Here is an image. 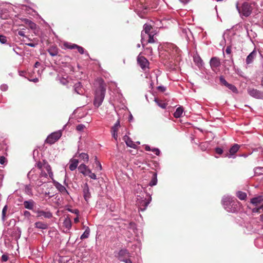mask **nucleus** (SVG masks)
Returning <instances> with one entry per match:
<instances>
[{
  "instance_id": "obj_43",
  "label": "nucleus",
  "mask_w": 263,
  "mask_h": 263,
  "mask_svg": "<svg viewBox=\"0 0 263 263\" xmlns=\"http://www.w3.org/2000/svg\"><path fill=\"white\" fill-rule=\"evenodd\" d=\"M148 36V43H155V40L154 39V34L152 33L147 34Z\"/></svg>"
},
{
  "instance_id": "obj_42",
  "label": "nucleus",
  "mask_w": 263,
  "mask_h": 263,
  "mask_svg": "<svg viewBox=\"0 0 263 263\" xmlns=\"http://www.w3.org/2000/svg\"><path fill=\"white\" fill-rule=\"evenodd\" d=\"M7 205H6L4 206V207L3 209L2 210V219L4 221L5 220V217L6 215V212L7 210Z\"/></svg>"
},
{
  "instance_id": "obj_54",
  "label": "nucleus",
  "mask_w": 263,
  "mask_h": 263,
  "mask_svg": "<svg viewBox=\"0 0 263 263\" xmlns=\"http://www.w3.org/2000/svg\"><path fill=\"white\" fill-rule=\"evenodd\" d=\"M24 216L26 217L29 218L31 216V213L28 211H25L23 214Z\"/></svg>"
},
{
  "instance_id": "obj_38",
  "label": "nucleus",
  "mask_w": 263,
  "mask_h": 263,
  "mask_svg": "<svg viewBox=\"0 0 263 263\" xmlns=\"http://www.w3.org/2000/svg\"><path fill=\"white\" fill-rule=\"evenodd\" d=\"M25 23L29 25L30 28L32 29H34L36 28V25L35 23L32 22L31 21L26 19L25 20Z\"/></svg>"
},
{
  "instance_id": "obj_2",
  "label": "nucleus",
  "mask_w": 263,
  "mask_h": 263,
  "mask_svg": "<svg viewBox=\"0 0 263 263\" xmlns=\"http://www.w3.org/2000/svg\"><path fill=\"white\" fill-rule=\"evenodd\" d=\"M179 52L180 50L178 48H176L171 53L163 51L161 53L160 57L161 60L163 61L164 65L169 64L170 66H173V65L176 66L177 63L176 62L180 60Z\"/></svg>"
},
{
  "instance_id": "obj_24",
  "label": "nucleus",
  "mask_w": 263,
  "mask_h": 263,
  "mask_svg": "<svg viewBox=\"0 0 263 263\" xmlns=\"http://www.w3.org/2000/svg\"><path fill=\"white\" fill-rule=\"evenodd\" d=\"M34 226L36 228L42 230L47 229L48 228V224L42 221L36 222L34 223Z\"/></svg>"
},
{
  "instance_id": "obj_8",
  "label": "nucleus",
  "mask_w": 263,
  "mask_h": 263,
  "mask_svg": "<svg viewBox=\"0 0 263 263\" xmlns=\"http://www.w3.org/2000/svg\"><path fill=\"white\" fill-rule=\"evenodd\" d=\"M248 93L253 98L257 99H263V92L252 88H248Z\"/></svg>"
},
{
  "instance_id": "obj_35",
  "label": "nucleus",
  "mask_w": 263,
  "mask_h": 263,
  "mask_svg": "<svg viewBox=\"0 0 263 263\" xmlns=\"http://www.w3.org/2000/svg\"><path fill=\"white\" fill-rule=\"evenodd\" d=\"M219 63V59L216 57L212 58L210 62V66H218Z\"/></svg>"
},
{
  "instance_id": "obj_47",
  "label": "nucleus",
  "mask_w": 263,
  "mask_h": 263,
  "mask_svg": "<svg viewBox=\"0 0 263 263\" xmlns=\"http://www.w3.org/2000/svg\"><path fill=\"white\" fill-rule=\"evenodd\" d=\"M7 163V160L4 156L0 157V164L1 165H5Z\"/></svg>"
},
{
  "instance_id": "obj_21",
  "label": "nucleus",
  "mask_w": 263,
  "mask_h": 263,
  "mask_svg": "<svg viewBox=\"0 0 263 263\" xmlns=\"http://www.w3.org/2000/svg\"><path fill=\"white\" fill-rule=\"evenodd\" d=\"M137 62L139 66H148V60L143 56L139 55L137 57Z\"/></svg>"
},
{
  "instance_id": "obj_39",
  "label": "nucleus",
  "mask_w": 263,
  "mask_h": 263,
  "mask_svg": "<svg viewBox=\"0 0 263 263\" xmlns=\"http://www.w3.org/2000/svg\"><path fill=\"white\" fill-rule=\"evenodd\" d=\"M254 173L256 175L263 174V167H258L254 169Z\"/></svg>"
},
{
  "instance_id": "obj_50",
  "label": "nucleus",
  "mask_w": 263,
  "mask_h": 263,
  "mask_svg": "<svg viewBox=\"0 0 263 263\" xmlns=\"http://www.w3.org/2000/svg\"><path fill=\"white\" fill-rule=\"evenodd\" d=\"M119 259L125 263H132V260L129 258H120Z\"/></svg>"
},
{
  "instance_id": "obj_11",
  "label": "nucleus",
  "mask_w": 263,
  "mask_h": 263,
  "mask_svg": "<svg viewBox=\"0 0 263 263\" xmlns=\"http://www.w3.org/2000/svg\"><path fill=\"white\" fill-rule=\"evenodd\" d=\"M34 212L37 214L36 217L38 218H41L42 217L45 218H51L52 217V213L49 211H43L41 210H37L34 211Z\"/></svg>"
},
{
  "instance_id": "obj_14",
  "label": "nucleus",
  "mask_w": 263,
  "mask_h": 263,
  "mask_svg": "<svg viewBox=\"0 0 263 263\" xmlns=\"http://www.w3.org/2000/svg\"><path fill=\"white\" fill-rule=\"evenodd\" d=\"M83 187V195L85 200L88 201L91 198V193L90 192L89 187L87 183L84 184Z\"/></svg>"
},
{
  "instance_id": "obj_29",
  "label": "nucleus",
  "mask_w": 263,
  "mask_h": 263,
  "mask_svg": "<svg viewBox=\"0 0 263 263\" xmlns=\"http://www.w3.org/2000/svg\"><path fill=\"white\" fill-rule=\"evenodd\" d=\"M63 226L67 229L68 230H69L71 227V221L70 219L68 217H66L63 222Z\"/></svg>"
},
{
  "instance_id": "obj_4",
  "label": "nucleus",
  "mask_w": 263,
  "mask_h": 263,
  "mask_svg": "<svg viewBox=\"0 0 263 263\" xmlns=\"http://www.w3.org/2000/svg\"><path fill=\"white\" fill-rule=\"evenodd\" d=\"M78 168L79 172L84 176H88L93 180L97 179L96 175L94 173H92L91 170L85 164H81L78 167Z\"/></svg>"
},
{
  "instance_id": "obj_27",
  "label": "nucleus",
  "mask_w": 263,
  "mask_h": 263,
  "mask_svg": "<svg viewBox=\"0 0 263 263\" xmlns=\"http://www.w3.org/2000/svg\"><path fill=\"white\" fill-rule=\"evenodd\" d=\"M74 90L78 94H82L83 93V90L81 83L78 82L74 84Z\"/></svg>"
},
{
  "instance_id": "obj_19",
  "label": "nucleus",
  "mask_w": 263,
  "mask_h": 263,
  "mask_svg": "<svg viewBox=\"0 0 263 263\" xmlns=\"http://www.w3.org/2000/svg\"><path fill=\"white\" fill-rule=\"evenodd\" d=\"M23 205L25 209L32 210L34 212V208L35 205V202L32 199L24 201Z\"/></svg>"
},
{
  "instance_id": "obj_45",
  "label": "nucleus",
  "mask_w": 263,
  "mask_h": 263,
  "mask_svg": "<svg viewBox=\"0 0 263 263\" xmlns=\"http://www.w3.org/2000/svg\"><path fill=\"white\" fill-rule=\"evenodd\" d=\"M95 163L97 165V167H96V170L99 171H101L102 170V167L101 163L99 161H96Z\"/></svg>"
},
{
  "instance_id": "obj_25",
  "label": "nucleus",
  "mask_w": 263,
  "mask_h": 263,
  "mask_svg": "<svg viewBox=\"0 0 263 263\" xmlns=\"http://www.w3.org/2000/svg\"><path fill=\"white\" fill-rule=\"evenodd\" d=\"M184 111L183 108L182 106H179L176 109L174 113V116L176 118H179L182 116Z\"/></svg>"
},
{
  "instance_id": "obj_34",
  "label": "nucleus",
  "mask_w": 263,
  "mask_h": 263,
  "mask_svg": "<svg viewBox=\"0 0 263 263\" xmlns=\"http://www.w3.org/2000/svg\"><path fill=\"white\" fill-rule=\"evenodd\" d=\"M237 197L240 200H245L247 197V194L241 191H238L236 193Z\"/></svg>"
},
{
  "instance_id": "obj_6",
  "label": "nucleus",
  "mask_w": 263,
  "mask_h": 263,
  "mask_svg": "<svg viewBox=\"0 0 263 263\" xmlns=\"http://www.w3.org/2000/svg\"><path fill=\"white\" fill-rule=\"evenodd\" d=\"M139 198H137V204L139 206V209L141 211H144L146 209L147 205L151 201V197H149L148 199L144 198L138 196Z\"/></svg>"
},
{
  "instance_id": "obj_40",
  "label": "nucleus",
  "mask_w": 263,
  "mask_h": 263,
  "mask_svg": "<svg viewBox=\"0 0 263 263\" xmlns=\"http://www.w3.org/2000/svg\"><path fill=\"white\" fill-rule=\"evenodd\" d=\"M45 169L41 170V173L40 175V178H44V179H48V174L45 172L44 171Z\"/></svg>"
},
{
  "instance_id": "obj_55",
  "label": "nucleus",
  "mask_w": 263,
  "mask_h": 263,
  "mask_svg": "<svg viewBox=\"0 0 263 263\" xmlns=\"http://www.w3.org/2000/svg\"><path fill=\"white\" fill-rule=\"evenodd\" d=\"M226 53L230 55L231 53V46H227L226 49Z\"/></svg>"
},
{
  "instance_id": "obj_22",
  "label": "nucleus",
  "mask_w": 263,
  "mask_h": 263,
  "mask_svg": "<svg viewBox=\"0 0 263 263\" xmlns=\"http://www.w3.org/2000/svg\"><path fill=\"white\" fill-rule=\"evenodd\" d=\"M79 160L76 159H71L70 160L69 168L70 171H73L75 170L78 165Z\"/></svg>"
},
{
  "instance_id": "obj_28",
  "label": "nucleus",
  "mask_w": 263,
  "mask_h": 263,
  "mask_svg": "<svg viewBox=\"0 0 263 263\" xmlns=\"http://www.w3.org/2000/svg\"><path fill=\"white\" fill-rule=\"evenodd\" d=\"M32 186H33L30 184L25 185L24 189L25 193L29 196H32Z\"/></svg>"
},
{
  "instance_id": "obj_58",
  "label": "nucleus",
  "mask_w": 263,
  "mask_h": 263,
  "mask_svg": "<svg viewBox=\"0 0 263 263\" xmlns=\"http://www.w3.org/2000/svg\"><path fill=\"white\" fill-rule=\"evenodd\" d=\"M18 35L21 36H23V37H26L25 35V32L23 31V30H19L18 31V33H17Z\"/></svg>"
},
{
  "instance_id": "obj_23",
  "label": "nucleus",
  "mask_w": 263,
  "mask_h": 263,
  "mask_svg": "<svg viewBox=\"0 0 263 263\" xmlns=\"http://www.w3.org/2000/svg\"><path fill=\"white\" fill-rule=\"evenodd\" d=\"M79 154L78 157L82 161H83L84 162H88L89 161V156L87 154L85 153H79L78 152L75 155V157L77 156V155Z\"/></svg>"
},
{
  "instance_id": "obj_9",
  "label": "nucleus",
  "mask_w": 263,
  "mask_h": 263,
  "mask_svg": "<svg viewBox=\"0 0 263 263\" xmlns=\"http://www.w3.org/2000/svg\"><path fill=\"white\" fill-rule=\"evenodd\" d=\"M36 166L40 170L45 169L48 173L49 177L53 180V174L51 170V167L50 165L45 162L42 163L41 162H39L36 163Z\"/></svg>"
},
{
  "instance_id": "obj_59",
  "label": "nucleus",
  "mask_w": 263,
  "mask_h": 263,
  "mask_svg": "<svg viewBox=\"0 0 263 263\" xmlns=\"http://www.w3.org/2000/svg\"><path fill=\"white\" fill-rule=\"evenodd\" d=\"M1 88L3 91H6L8 89V86L5 84L2 85L1 86Z\"/></svg>"
},
{
  "instance_id": "obj_1",
  "label": "nucleus",
  "mask_w": 263,
  "mask_h": 263,
  "mask_svg": "<svg viewBox=\"0 0 263 263\" xmlns=\"http://www.w3.org/2000/svg\"><path fill=\"white\" fill-rule=\"evenodd\" d=\"M94 85L96 87L93 104L98 107L102 103L106 92V85L101 78H97L95 81Z\"/></svg>"
},
{
  "instance_id": "obj_12",
  "label": "nucleus",
  "mask_w": 263,
  "mask_h": 263,
  "mask_svg": "<svg viewBox=\"0 0 263 263\" xmlns=\"http://www.w3.org/2000/svg\"><path fill=\"white\" fill-rule=\"evenodd\" d=\"M120 127V123L119 120H118L114 125L111 128V133L112 137L118 142V132Z\"/></svg>"
},
{
  "instance_id": "obj_33",
  "label": "nucleus",
  "mask_w": 263,
  "mask_h": 263,
  "mask_svg": "<svg viewBox=\"0 0 263 263\" xmlns=\"http://www.w3.org/2000/svg\"><path fill=\"white\" fill-rule=\"evenodd\" d=\"M157 183V178L156 173H154L153 175V177L149 183V185L151 186L155 185Z\"/></svg>"
},
{
  "instance_id": "obj_46",
  "label": "nucleus",
  "mask_w": 263,
  "mask_h": 263,
  "mask_svg": "<svg viewBox=\"0 0 263 263\" xmlns=\"http://www.w3.org/2000/svg\"><path fill=\"white\" fill-rule=\"evenodd\" d=\"M252 212L253 213H261V212H262V207L260 206L258 208H254L252 210Z\"/></svg>"
},
{
  "instance_id": "obj_3",
  "label": "nucleus",
  "mask_w": 263,
  "mask_h": 263,
  "mask_svg": "<svg viewBox=\"0 0 263 263\" xmlns=\"http://www.w3.org/2000/svg\"><path fill=\"white\" fill-rule=\"evenodd\" d=\"M221 202L224 208L229 212L235 213L239 210L240 202L234 197L224 196Z\"/></svg>"
},
{
  "instance_id": "obj_61",
  "label": "nucleus",
  "mask_w": 263,
  "mask_h": 263,
  "mask_svg": "<svg viewBox=\"0 0 263 263\" xmlns=\"http://www.w3.org/2000/svg\"><path fill=\"white\" fill-rule=\"evenodd\" d=\"M191 0H179V1L183 4H187Z\"/></svg>"
},
{
  "instance_id": "obj_53",
  "label": "nucleus",
  "mask_w": 263,
  "mask_h": 263,
  "mask_svg": "<svg viewBox=\"0 0 263 263\" xmlns=\"http://www.w3.org/2000/svg\"><path fill=\"white\" fill-rule=\"evenodd\" d=\"M215 152L218 154L221 155L223 153V150L221 148L216 147L215 148Z\"/></svg>"
},
{
  "instance_id": "obj_37",
  "label": "nucleus",
  "mask_w": 263,
  "mask_h": 263,
  "mask_svg": "<svg viewBox=\"0 0 263 263\" xmlns=\"http://www.w3.org/2000/svg\"><path fill=\"white\" fill-rule=\"evenodd\" d=\"M47 182V180H46V179H44V178H39V179H37L36 181V183H35V184L37 186H41L43 184L46 183Z\"/></svg>"
},
{
  "instance_id": "obj_62",
  "label": "nucleus",
  "mask_w": 263,
  "mask_h": 263,
  "mask_svg": "<svg viewBox=\"0 0 263 263\" xmlns=\"http://www.w3.org/2000/svg\"><path fill=\"white\" fill-rule=\"evenodd\" d=\"M145 150L146 151H151V148L149 145H145Z\"/></svg>"
},
{
  "instance_id": "obj_13",
  "label": "nucleus",
  "mask_w": 263,
  "mask_h": 263,
  "mask_svg": "<svg viewBox=\"0 0 263 263\" xmlns=\"http://www.w3.org/2000/svg\"><path fill=\"white\" fill-rule=\"evenodd\" d=\"M259 55L260 57L261 56L260 52H258L255 49L253 50L247 57L246 58V63L247 64H251L255 58Z\"/></svg>"
},
{
  "instance_id": "obj_5",
  "label": "nucleus",
  "mask_w": 263,
  "mask_h": 263,
  "mask_svg": "<svg viewBox=\"0 0 263 263\" xmlns=\"http://www.w3.org/2000/svg\"><path fill=\"white\" fill-rule=\"evenodd\" d=\"M236 8L241 16L245 17L249 16L252 13V8L250 5L247 3H243L242 5L241 8L238 7V3L236 4Z\"/></svg>"
},
{
  "instance_id": "obj_20",
  "label": "nucleus",
  "mask_w": 263,
  "mask_h": 263,
  "mask_svg": "<svg viewBox=\"0 0 263 263\" xmlns=\"http://www.w3.org/2000/svg\"><path fill=\"white\" fill-rule=\"evenodd\" d=\"M123 140L125 141L127 146L133 148H136V144H135L128 136H124L123 137Z\"/></svg>"
},
{
  "instance_id": "obj_41",
  "label": "nucleus",
  "mask_w": 263,
  "mask_h": 263,
  "mask_svg": "<svg viewBox=\"0 0 263 263\" xmlns=\"http://www.w3.org/2000/svg\"><path fill=\"white\" fill-rule=\"evenodd\" d=\"M35 173V170L32 169L27 174L28 178L32 181H34L33 175Z\"/></svg>"
},
{
  "instance_id": "obj_32",
  "label": "nucleus",
  "mask_w": 263,
  "mask_h": 263,
  "mask_svg": "<svg viewBox=\"0 0 263 263\" xmlns=\"http://www.w3.org/2000/svg\"><path fill=\"white\" fill-rule=\"evenodd\" d=\"M89 235H90V229L89 228V227H86L85 231L81 236L80 238L82 240L87 238H88Z\"/></svg>"
},
{
  "instance_id": "obj_64",
  "label": "nucleus",
  "mask_w": 263,
  "mask_h": 263,
  "mask_svg": "<svg viewBox=\"0 0 263 263\" xmlns=\"http://www.w3.org/2000/svg\"><path fill=\"white\" fill-rule=\"evenodd\" d=\"M26 72L25 71H19V74L20 76H25V74L26 73Z\"/></svg>"
},
{
  "instance_id": "obj_44",
  "label": "nucleus",
  "mask_w": 263,
  "mask_h": 263,
  "mask_svg": "<svg viewBox=\"0 0 263 263\" xmlns=\"http://www.w3.org/2000/svg\"><path fill=\"white\" fill-rule=\"evenodd\" d=\"M48 52L50 55H51L52 57L55 56L58 54V51H57V50L54 49H49L48 50Z\"/></svg>"
},
{
  "instance_id": "obj_49",
  "label": "nucleus",
  "mask_w": 263,
  "mask_h": 263,
  "mask_svg": "<svg viewBox=\"0 0 263 263\" xmlns=\"http://www.w3.org/2000/svg\"><path fill=\"white\" fill-rule=\"evenodd\" d=\"M151 151L154 152L157 156H159L160 153L159 149L157 148H151Z\"/></svg>"
},
{
  "instance_id": "obj_10",
  "label": "nucleus",
  "mask_w": 263,
  "mask_h": 263,
  "mask_svg": "<svg viewBox=\"0 0 263 263\" xmlns=\"http://www.w3.org/2000/svg\"><path fill=\"white\" fill-rule=\"evenodd\" d=\"M219 81L221 85L228 88L233 92L235 93H238V91L236 87L233 84L228 83L223 76H220L219 77Z\"/></svg>"
},
{
  "instance_id": "obj_60",
  "label": "nucleus",
  "mask_w": 263,
  "mask_h": 263,
  "mask_svg": "<svg viewBox=\"0 0 263 263\" xmlns=\"http://www.w3.org/2000/svg\"><path fill=\"white\" fill-rule=\"evenodd\" d=\"M27 46H30V47H35L36 46V44H34V43H26V44Z\"/></svg>"
},
{
  "instance_id": "obj_26",
  "label": "nucleus",
  "mask_w": 263,
  "mask_h": 263,
  "mask_svg": "<svg viewBox=\"0 0 263 263\" xmlns=\"http://www.w3.org/2000/svg\"><path fill=\"white\" fill-rule=\"evenodd\" d=\"M263 201V197L262 196H259L253 198L251 202L255 205H257L258 203H261Z\"/></svg>"
},
{
  "instance_id": "obj_48",
  "label": "nucleus",
  "mask_w": 263,
  "mask_h": 263,
  "mask_svg": "<svg viewBox=\"0 0 263 263\" xmlns=\"http://www.w3.org/2000/svg\"><path fill=\"white\" fill-rule=\"evenodd\" d=\"M7 42V38L5 36L0 35V42L2 44H5Z\"/></svg>"
},
{
  "instance_id": "obj_18",
  "label": "nucleus",
  "mask_w": 263,
  "mask_h": 263,
  "mask_svg": "<svg viewBox=\"0 0 263 263\" xmlns=\"http://www.w3.org/2000/svg\"><path fill=\"white\" fill-rule=\"evenodd\" d=\"M240 146L237 144H234L229 150V154L226 155L225 157L232 158L239 150Z\"/></svg>"
},
{
  "instance_id": "obj_31",
  "label": "nucleus",
  "mask_w": 263,
  "mask_h": 263,
  "mask_svg": "<svg viewBox=\"0 0 263 263\" xmlns=\"http://www.w3.org/2000/svg\"><path fill=\"white\" fill-rule=\"evenodd\" d=\"M129 252L126 249H122L119 252V258H124V256H129Z\"/></svg>"
},
{
  "instance_id": "obj_56",
  "label": "nucleus",
  "mask_w": 263,
  "mask_h": 263,
  "mask_svg": "<svg viewBox=\"0 0 263 263\" xmlns=\"http://www.w3.org/2000/svg\"><path fill=\"white\" fill-rule=\"evenodd\" d=\"M2 260L3 261H7L8 259V257L7 256V255H5V254H3L2 256Z\"/></svg>"
},
{
  "instance_id": "obj_36",
  "label": "nucleus",
  "mask_w": 263,
  "mask_h": 263,
  "mask_svg": "<svg viewBox=\"0 0 263 263\" xmlns=\"http://www.w3.org/2000/svg\"><path fill=\"white\" fill-rule=\"evenodd\" d=\"M155 102L157 103V104L161 108L163 109H165L166 107V103L163 102L162 101L158 100L156 99H155Z\"/></svg>"
},
{
  "instance_id": "obj_17",
  "label": "nucleus",
  "mask_w": 263,
  "mask_h": 263,
  "mask_svg": "<svg viewBox=\"0 0 263 263\" xmlns=\"http://www.w3.org/2000/svg\"><path fill=\"white\" fill-rule=\"evenodd\" d=\"M65 46L69 49H75L77 48L78 49V52L81 54L84 53V49L83 47L79 46L75 44H71L69 43H66L64 44Z\"/></svg>"
},
{
  "instance_id": "obj_52",
  "label": "nucleus",
  "mask_w": 263,
  "mask_h": 263,
  "mask_svg": "<svg viewBox=\"0 0 263 263\" xmlns=\"http://www.w3.org/2000/svg\"><path fill=\"white\" fill-rule=\"evenodd\" d=\"M68 210L72 213H74L75 214H76L77 216L79 215V211L78 210V209H73V210H72V209H68Z\"/></svg>"
},
{
  "instance_id": "obj_57",
  "label": "nucleus",
  "mask_w": 263,
  "mask_h": 263,
  "mask_svg": "<svg viewBox=\"0 0 263 263\" xmlns=\"http://www.w3.org/2000/svg\"><path fill=\"white\" fill-rule=\"evenodd\" d=\"M157 89L158 90L161 91V92H164L166 90V88L163 86H159L157 87Z\"/></svg>"
},
{
  "instance_id": "obj_30",
  "label": "nucleus",
  "mask_w": 263,
  "mask_h": 263,
  "mask_svg": "<svg viewBox=\"0 0 263 263\" xmlns=\"http://www.w3.org/2000/svg\"><path fill=\"white\" fill-rule=\"evenodd\" d=\"M194 61L195 63V64L197 65V66H202V60L201 59V58L197 54L195 55L193 57Z\"/></svg>"
},
{
  "instance_id": "obj_51",
  "label": "nucleus",
  "mask_w": 263,
  "mask_h": 263,
  "mask_svg": "<svg viewBox=\"0 0 263 263\" xmlns=\"http://www.w3.org/2000/svg\"><path fill=\"white\" fill-rule=\"evenodd\" d=\"M85 128V126L83 124H79L77 125L76 129L78 131H82Z\"/></svg>"
},
{
  "instance_id": "obj_15",
  "label": "nucleus",
  "mask_w": 263,
  "mask_h": 263,
  "mask_svg": "<svg viewBox=\"0 0 263 263\" xmlns=\"http://www.w3.org/2000/svg\"><path fill=\"white\" fill-rule=\"evenodd\" d=\"M151 28L152 26L147 24H145L143 26V30L141 32V43L143 45V46H144L143 42L145 39V36L147 35V34L151 33H150Z\"/></svg>"
},
{
  "instance_id": "obj_7",
  "label": "nucleus",
  "mask_w": 263,
  "mask_h": 263,
  "mask_svg": "<svg viewBox=\"0 0 263 263\" xmlns=\"http://www.w3.org/2000/svg\"><path fill=\"white\" fill-rule=\"evenodd\" d=\"M62 133L60 131L51 133L46 139V142L50 144H52L57 141L61 137Z\"/></svg>"
},
{
  "instance_id": "obj_16",
  "label": "nucleus",
  "mask_w": 263,
  "mask_h": 263,
  "mask_svg": "<svg viewBox=\"0 0 263 263\" xmlns=\"http://www.w3.org/2000/svg\"><path fill=\"white\" fill-rule=\"evenodd\" d=\"M52 180L53 181L54 186L60 192H61L63 195L68 194V192L64 186L62 185L59 182L55 181L53 178Z\"/></svg>"
},
{
  "instance_id": "obj_63",
  "label": "nucleus",
  "mask_w": 263,
  "mask_h": 263,
  "mask_svg": "<svg viewBox=\"0 0 263 263\" xmlns=\"http://www.w3.org/2000/svg\"><path fill=\"white\" fill-rule=\"evenodd\" d=\"M234 69H235V70L236 71V72L238 74L241 76H243L242 74L241 73V71H239V70H238V69H235V67H234Z\"/></svg>"
}]
</instances>
